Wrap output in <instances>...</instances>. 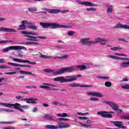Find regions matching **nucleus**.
I'll list each match as a JSON object with an SVG mask.
<instances>
[{"label": "nucleus", "mask_w": 129, "mask_h": 129, "mask_svg": "<svg viewBox=\"0 0 129 129\" xmlns=\"http://www.w3.org/2000/svg\"><path fill=\"white\" fill-rule=\"evenodd\" d=\"M121 28L122 29H125L126 30H129V26L126 25H122L121 24H118L115 25V29H120Z\"/></svg>", "instance_id": "obj_19"}, {"label": "nucleus", "mask_w": 129, "mask_h": 129, "mask_svg": "<svg viewBox=\"0 0 129 129\" xmlns=\"http://www.w3.org/2000/svg\"><path fill=\"white\" fill-rule=\"evenodd\" d=\"M22 67L31 68V67H32V66L27 65V64H22Z\"/></svg>", "instance_id": "obj_51"}, {"label": "nucleus", "mask_w": 129, "mask_h": 129, "mask_svg": "<svg viewBox=\"0 0 129 129\" xmlns=\"http://www.w3.org/2000/svg\"><path fill=\"white\" fill-rule=\"evenodd\" d=\"M37 111H38V109L36 107H35L33 110V112H37Z\"/></svg>", "instance_id": "obj_59"}, {"label": "nucleus", "mask_w": 129, "mask_h": 129, "mask_svg": "<svg viewBox=\"0 0 129 129\" xmlns=\"http://www.w3.org/2000/svg\"><path fill=\"white\" fill-rule=\"evenodd\" d=\"M117 112H118L119 113H121V112H122V110L120 109H117V110L116 111Z\"/></svg>", "instance_id": "obj_58"}, {"label": "nucleus", "mask_w": 129, "mask_h": 129, "mask_svg": "<svg viewBox=\"0 0 129 129\" xmlns=\"http://www.w3.org/2000/svg\"><path fill=\"white\" fill-rule=\"evenodd\" d=\"M67 78V79H66ZM58 77L53 79L54 81H59L60 83H64L65 82H73V81H75L77 80V78L74 77V76H67L66 77Z\"/></svg>", "instance_id": "obj_5"}, {"label": "nucleus", "mask_w": 129, "mask_h": 129, "mask_svg": "<svg viewBox=\"0 0 129 129\" xmlns=\"http://www.w3.org/2000/svg\"><path fill=\"white\" fill-rule=\"evenodd\" d=\"M108 41V39H103L99 37L95 39V44H97V43H99L100 45H101V46H105V45H106V43L105 42Z\"/></svg>", "instance_id": "obj_10"}, {"label": "nucleus", "mask_w": 129, "mask_h": 129, "mask_svg": "<svg viewBox=\"0 0 129 129\" xmlns=\"http://www.w3.org/2000/svg\"><path fill=\"white\" fill-rule=\"evenodd\" d=\"M21 24H22L19 26V31L26 30L27 28L33 30V31H37V30H38V26L33 25L32 22H28L27 20L22 21Z\"/></svg>", "instance_id": "obj_4"}, {"label": "nucleus", "mask_w": 129, "mask_h": 129, "mask_svg": "<svg viewBox=\"0 0 129 129\" xmlns=\"http://www.w3.org/2000/svg\"><path fill=\"white\" fill-rule=\"evenodd\" d=\"M90 100H91V101H98V99L96 98H91L90 99Z\"/></svg>", "instance_id": "obj_47"}, {"label": "nucleus", "mask_w": 129, "mask_h": 129, "mask_svg": "<svg viewBox=\"0 0 129 129\" xmlns=\"http://www.w3.org/2000/svg\"><path fill=\"white\" fill-rule=\"evenodd\" d=\"M75 34V32H72V31H69L68 32V36H72V35H74Z\"/></svg>", "instance_id": "obj_49"}, {"label": "nucleus", "mask_w": 129, "mask_h": 129, "mask_svg": "<svg viewBox=\"0 0 129 129\" xmlns=\"http://www.w3.org/2000/svg\"><path fill=\"white\" fill-rule=\"evenodd\" d=\"M15 67H23V64H20L19 63H14Z\"/></svg>", "instance_id": "obj_44"}, {"label": "nucleus", "mask_w": 129, "mask_h": 129, "mask_svg": "<svg viewBox=\"0 0 129 129\" xmlns=\"http://www.w3.org/2000/svg\"><path fill=\"white\" fill-rule=\"evenodd\" d=\"M79 123L80 124H81V125H83V126H87V127L90 126V125L86 124L82 122H80Z\"/></svg>", "instance_id": "obj_48"}, {"label": "nucleus", "mask_w": 129, "mask_h": 129, "mask_svg": "<svg viewBox=\"0 0 129 129\" xmlns=\"http://www.w3.org/2000/svg\"><path fill=\"white\" fill-rule=\"evenodd\" d=\"M8 68H9L8 67H6L3 65L0 66V69H8Z\"/></svg>", "instance_id": "obj_45"}, {"label": "nucleus", "mask_w": 129, "mask_h": 129, "mask_svg": "<svg viewBox=\"0 0 129 129\" xmlns=\"http://www.w3.org/2000/svg\"><path fill=\"white\" fill-rule=\"evenodd\" d=\"M118 41H121V42H125V43H128V41L126 40H124V39L119 38Z\"/></svg>", "instance_id": "obj_42"}, {"label": "nucleus", "mask_w": 129, "mask_h": 129, "mask_svg": "<svg viewBox=\"0 0 129 129\" xmlns=\"http://www.w3.org/2000/svg\"><path fill=\"white\" fill-rule=\"evenodd\" d=\"M70 87L74 88V87H93L92 85H80L79 84L76 83H73L72 84H69Z\"/></svg>", "instance_id": "obj_14"}, {"label": "nucleus", "mask_w": 129, "mask_h": 129, "mask_svg": "<svg viewBox=\"0 0 129 129\" xmlns=\"http://www.w3.org/2000/svg\"><path fill=\"white\" fill-rule=\"evenodd\" d=\"M87 69V68L85 65H80L71 67L70 68H62L58 71L53 72V74L54 75H61V74H63L65 72H73V71H78L79 70L82 71V70H86Z\"/></svg>", "instance_id": "obj_1"}, {"label": "nucleus", "mask_w": 129, "mask_h": 129, "mask_svg": "<svg viewBox=\"0 0 129 129\" xmlns=\"http://www.w3.org/2000/svg\"><path fill=\"white\" fill-rule=\"evenodd\" d=\"M110 122L111 123H113L114 125L115 126H118V127H119V128H127L126 126H123V124L122 122L119 121H111Z\"/></svg>", "instance_id": "obj_13"}, {"label": "nucleus", "mask_w": 129, "mask_h": 129, "mask_svg": "<svg viewBox=\"0 0 129 129\" xmlns=\"http://www.w3.org/2000/svg\"><path fill=\"white\" fill-rule=\"evenodd\" d=\"M42 11H45V12H47V13H49L50 14H58V13H60V10L58 9H50L48 8H42L41 9Z\"/></svg>", "instance_id": "obj_15"}, {"label": "nucleus", "mask_w": 129, "mask_h": 129, "mask_svg": "<svg viewBox=\"0 0 129 129\" xmlns=\"http://www.w3.org/2000/svg\"><path fill=\"white\" fill-rule=\"evenodd\" d=\"M87 123L88 124H91V123H92V121H91V120H87Z\"/></svg>", "instance_id": "obj_57"}, {"label": "nucleus", "mask_w": 129, "mask_h": 129, "mask_svg": "<svg viewBox=\"0 0 129 129\" xmlns=\"http://www.w3.org/2000/svg\"><path fill=\"white\" fill-rule=\"evenodd\" d=\"M1 123H3L5 124H12V123H14L13 121H11V122H1Z\"/></svg>", "instance_id": "obj_39"}, {"label": "nucleus", "mask_w": 129, "mask_h": 129, "mask_svg": "<svg viewBox=\"0 0 129 129\" xmlns=\"http://www.w3.org/2000/svg\"><path fill=\"white\" fill-rule=\"evenodd\" d=\"M44 71L46 73H50L51 72H53V70H52L51 69H45V70H44Z\"/></svg>", "instance_id": "obj_40"}, {"label": "nucleus", "mask_w": 129, "mask_h": 129, "mask_svg": "<svg viewBox=\"0 0 129 129\" xmlns=\"http://www.w3.org/2000/svg\"><path fill=\"white\" fill-rule=\"evenodd\" d=\"M107 57H109V58H112V59H114L115 60H117L118 59V56H114V55H107Z\"/></svg>", "instance_id": "obj_31"}, {"label": "nucleus", "mask_w": 129, "mask_h": 129, "mask_svg": "<svg viewBox=\"0 0 129 129\" xmlns=\"http://www.w3.org/2000/svg\"><path fill=\"white\" fill-rule=\"evenodd\" d=\"M122 48H118V47H114L111 48V50L112 51H116V50H122Z\"/></svg>", "instance_id": "obj_32"}, {"label": "nucleus", "mask_w": 129, "mask_h": 129, "mask_svg": "<svg viewBox=\"0 0 129 129\" xmlns=\"http://www.w3.org/2000/svg\"><path fill=\"white\" fill-rule=\"evenodd\" d=\"M98 78L101 79H109V77H98Z\"/></svg>", "instance_id": "obj_50"}, {"label": "nucleus", "mask_w": 129, "mask_h": 129, "mask_svg": "<svg viewBox=\"0 0 129 129\" xmlns=\"http://www.w3.org/2000/svg\"><path fill=\"white\" fill-rule=\"evenodd\" d=\"M19 73H21V74H27L28 75H32L33 76H34V75L31 72H27V71H20Z\"/></svg>", "instance_id": "obj_24"}, {"label": "nucleus", "mask_w": 129, "mask_h": 129, "mask_svg": "<svg viewBox=\"0 0 129 129\" xmlns=\"http://www.w3.org/2000/svg\"><path fill=\"white\" fill-rule=\"evenodd\" d=\"M121 118L123 119H129V115L126 116H122Z\"/></svg>", "instance_id": "obj_41"}, {"label": "nucleus", "mask_w": 129, "mask_h": 129, "mask_svg": "<svg viewBox=\"0 0 129 129\" xmlns=\"http://www.w3.org/2000/svg\"><path fill=\"white\" fill-rule=\"evenodd\" d=\"M87 94L88 95H92V96H96L97 97H103V94L97 92H88Z\"/></svg>", "instance_id": "obj_20"}, {"label": "nucleus", "mask_w": 129, "mask_h": 129, "mask_svg": "<svg viewBox=\"0 0 129 129\" xmlns=\"http://www.w3.org/2000/svg\"><path fill=\"white\" fill-rule=\"evenodd\" d=\"M107 12L109 14L112 13V8L111 7H108L107 8Z\"/></svg>", "instance_id": "obj_38"}, {"label": "nucleus", "mask_w": 129, "mask_h": 129, "mask_svg": "<svg viewBox=\"0 0 129 129\" xmlns=\"http://www.w3.org/2000/svg\"><path fill=\"white\" fill-rule=\"evenodd\" d=\"M15 127L12 126V127H4V129H15Z\"/></svg>", "instance_id": "obj_53"}, {"label": "nucleus", "mask_w": 129, "mask_h": 129, "mask_svg": "<svg viewBox=\"0 0 129 129\" xmlns=\"http://www.w3.org/2000/svg\"><path fill=\"white\" fill-rule=\"evenodd\" d=\"M28 11L30 13H33L34 12H37V8L34 7V8H29Z\"/></svg>", "instance_id": "obj_29"}, {"label": "nucleus", "mask_w": 129, "mask_h": 129, "mask_svg": "<svg viewBox=\"0 0 129 129\" xmlns=\"http://www.w3.org/2000/svg\"><path fill=\"white\" fill-rule=\"evenodd\" d=\"M111 85H112V84H111V82L109 81L105 82V86H106V87H111Z\"/></svg>", "instance_id": "obj_28"}, {"label": "nucleus", "mask_w": 129, "mask_h": 129, "mask_svg": "<svg viewBox=\"0 0 129 129\" xmlns=\"http://www.w3.org/2000/svg\"><path fill=\"white\" fill-rule=\"evenodd\" d=\"M86 10L88 12H94L95 11H96V9H95V8H88L86 9Z\"/></svg>", "instance_id": "obj_33"}, {"label": "nucleus", "mask_w": 129, "mask_h": 129, "mask_svg": "<svg viewBox=\"0 0 129 129\" xmlns=\"http://www.w3.org/2000/svg\"><path fill=\"white\" fill-rule=\"evenodd\" d=\"M13 60L15 61L16 62L28 63L29 64H31V65H35L36 64V61H31L30 60L21 59L19 58H13Z\"/></svg>", "instance_id": "obj_12"}, {"label": "nucleus", "mask_w": 129, "mask_h": 129, "mask_svg": "<svg viewBox=\"0 0 129 129\" xmlns=\"http://www.w3.org/2000/svg\"><path fill=\"white\" fill-rule=\"evenodd\" d=\"M33 43H34V42H28L26 43V45H31V44H33Z\"/></svg>", "instance_id": "obj_60"}, {"label": "nucleus", "mask_w": 129, "mask_h": 129, "mask_svg": "<svg viewBox=\"0 0 129 129\" xmlns=\"http://www.w3.org/2000/svg\"><path fill=\"white\" fill-rule=\"evenodd\" d=\"M22 49H24V47H22L19 45L11 46L3 49L2 52L6 53V52H9V51H11V50H21Z\"/></svg>", "instance_id": "obj_9"}, {"label": "nucleus", "mask_w": 129, "mask_h": 129, "mask_svg": "<svg viewBox=\"0 0 129 129\" xmlns=\"http://www.w3.org/2000/svg\"><path fill=\"white\" fill-rule=\"evenodd\" d=\"M22 96H17L16 97V99H21L22 98Z\"/></svg>", "instance_id": "obj_61"}, {"label": "nucleus", "mask_w": 129, "mask_h": 129, "mask_svg": "<svg viewBox=\"0 0 129 129\" xmlns=\"http://www.w3.org/2000/svg\"><path fill=\"white\" fill-rule=\"evenodd\" d=\"M110 113H113V112H108V111H99L97 112L98 115H101L102 117H105L107 118H112V115Z\"/></svg>", "instance_id": "obj_8"}, {"label": "nucleus", "mask_w": 129, "mask_h": 129, "mask_svg": "<svg viewBox=\"0 0 129 129\" xmlns=\"http://www.w3.org/2000/svg\"><path fill=\"white\" fill-rule=\"evenodd\" d=\"M23 100L26 101L27 103H32V104H36V103H37V102L36 101H38V99L34 98H30L24 99H23Z\"/></svg>", "instance_id": "obj_18"}, {"label": "nucleus", "mask_w": 129, "mask_h": 129, "mask_svg": "<svg viewBox=\"0 0 129 129\" xmlns=\"http://www.w3.org/2000/svg\"><path fill=\"white\" fill-rule=\"evenodd\" d=\"M103 103H106L107 104H108L109 105L111 106L112 107V108L115 111L117 110V109L118 108V105H117L116 104L114 103L113 102L110 101H104Z\"/></svg>", "instance_id": "obj_16"}, {"label": "nucleus", "mask_w": 129, "mask_h": 129, "mask_svg": "<svg viewBox=\"0 0 129 129\" xmlns=\"http://www.w3.org/2000/svg\"><path fill=\"white\" fill-rule=\"evenodd\" d=\"M50 116V115H45L43 117L44 118H46V119L48 120Z\"/></svg>", "instance_id": "obj_52"}, {"label": "nucleus", "mask_w": 129, "mask_h": 129, "mask_svg": "<svg viewBox=\"0 0 129 129\" xmlns=\"http://www.w3.org/2000/svg\"><path fill=\"white\" fill-rule=\"evenodd\" d=\"M67 58H68V55L65 54L61 56L55 57L54 58V59H67Z\"/></svg>", "instance_id": "obj_26"}, {"label": "nucleus", "mask_w": 129, "mask_h": 129, "mask_svg": "<svg viewBox=\"0 0 129 129\" xmlns=\"http://www.w3.org/2000/svg\"><path fill=\"white\" fill-rule=\"evenodd\" d=\"M21 34L24 35L25 37H27L28 38V41H32L33 42H39V40L37 39L38 38L39 39H46V37L44 36H37L36 33H34L32 32H28L26 31H22L21 32Z\"/></svg>", "instance_id": "obj_2"}, {"label": "nucleus", "mask_w": 129, "mask_h": 129, "mask_svg": "<svg viewBox=\"0 0 129 129\" xmlns=\"http://www.w3.org/2000/svg\"><path fill=\"white\" fill-rule=\"evenodd\" d=\"M81 5H83V6H86L87 7H96V5L91 3L89 2H82Z\"/></svg>", "instance_id": "obj_21"}, {"label": "nucleus", "mask_w": 129, "mask_h": 129, "mask_svg": "<svg viewBox=\"0 0 129 129\" xmlns=\"http://www.w3.org/2000/svg\"><path fill=\"white\" fill-rule=\"evenodd\" d=\"M78 118H79V119H83V120L88 119V117H87L80 116V117H78Z\"/></svg>", "instance_id": "obj_46"}, {"label": "nucleus", "mask_w": 129, "mask_h": 129, "mask_svg": "<svg viewBox=\"0 0 129 129\" xmlns=\"http://www.w3.org/2000/svg\"><path fill=\"white\" fill-rule=\"evenodd\" d=\"M7 43H12V40H1L0 44H6Z\"/></svg>", "instance_id": "obj_30"}, {"label": "nucleus", "mask_w": 129, "mask_h": 129, "mask_svg": "<svg viewBox=\"0 0 129 129\" xmlns=\"http://www.w3.org/2000/svg\"><path fill=\"white\" fill-rule=\"evenodd\" d=\"M58 126L55 125H46L45 127L48 129H58V128H68L71 127V124L64 122H59L58 123Z\"/></svg>", "instance_id": "obj_6"}, {"label": "nucleus", "mask_w": 129, "mask_h": 129, "mask_svg": "<svg viewBox=\"0 0 129 129\" xmlns=\"http://www.w3.org/2000/svg\"><path fill=\"white\" fill-rule=\"evenodd\" d=\"M90 38H82L80 40L83 45H94L95 44V41H89Z\"/></svg>", "instance_id": "obj_11"}, {"label": "nucleus", "mask_w": 129, "mask_h": 129, "mask_svg": "<svg viewBox=\"0 0 129 129\" xmlns=\"http://www.w3.org/2000/svg\"><path fill=\"white\" fill-rule=\"evenodd\" d=\"M121 88L122 89H129V85L128 84H126L124 86H121Z\"/></svg>", "instance_id": "obj_35"}, {"label": "nucleus", "mask_w": 129, "mask_h": 129, "mask_svg": "<svg viewBox=\"0 0 129 129\" xmlns=\"http://www.w3.org/2000/svg\"><path fill=\"white\" fill-rule=\"evenodd\" d=\"M0 63H5V59L4 58H0Z\"/></svg>", "instance_id": "obj_62"}, {"label": "nucleus", "mask_w": 129, "mask_h": 129, "mask_svg": "<svg viewBox=\"0 0 129 129\" xmlns=\"http://www.w3.org/2000/svg\"><path fill=\"white\" fill-rule=\"evenodd\" d=\"M120 68H128L129 67V61L128 62H123L120 64Z\"/></svg>", "instance_id": "obj_23"}, {"label": "nucleus", "mask_w": 129, "mask_h": 129, "mask_svg": "<svg viewBox=\"0 0 129 129\" xmlns=\"http://www.w3.org/2000/svg\"><path fill=\"white\" fill-rule=\"evenodd\" d=\"M40 88H43L44 89H46V90H49V91H51V90H55L56 91H60V90L57 89H52L51 88V87L49 86H40Z\"/></svg>", "instance_id": "obj_22"}, {"label": "nucleus", "mask_w": 129, "mask_h": 129, "mask_svg": "<svg viewBox=\"0 0 129 129\" xmlns=\"http://www.w3.org/2000/svg\"><path fill=\"white\" fill-rule=\"evenodd\" d=\"M0 105H4L5 107H10L12 108L13 107V108L15 109H18L19 111L21 112H24V110L21 108V104L19 103H16L15 104H9V103H0Z\"/></svg>", "instance_id": "obj_7"}, {"label": "nucleus", "mask_w": 129, "mask_h": 129, "mask_svg": "<svg viewBox=\"0 0 129 129\" xmlns=\"http://www.w3.org/2000/svg\"><path fill=\"white\" fill-rule=\"evenodd\" d=\"M39 24L40 26H42L43 29H48V28H50V29H58L59 28L68 29L69 28V26L68 25H62L58 23L40 22Z\"/></svg>", "instance_id": "obj_3"}, {"label": "nucleus", "mask_w": 129, "mask_h": 129, "mask_svg": "<svg viewBox=\"0 0 129 129\" xmlns=\"http://www.w3.org/2000/svg\"><path fill=\"white\" fill-rule=\"evenodd\" d=\"M8 65H11L12 66H15V63L13 62H8Z\"/></svg>", "instance_id": "obj_63"}, {"label": "nucleus", "mask_w": 129, "mask_h": 129, "mask_svg": "<svg viewBox=\"0 0 129 129\" xmlns=\"http://www.w3.org/2000/svg\"><path fill=\"white\" fill-rule=\"evenodd\" d=\"M5 74H7L8 75H14V74H17V72H12L9 73H5Z\"/></svg>", "instance_id": "obj_37"}, {"label": "nucleus", "mask_w": 129, "mask_h": 129, "mask_svg": "<svg viewBox=\"0 0 129 129\" xmlns=\"http://www.w3.org/2000/svg\"><path fill=\"white\" fill-rule=\"evenodd\" d=\"M52 104H54V105H57L58 104H60V102L58 101H52Z\"/></svg>", "instance_id": "obj_43"}, {"label": "nucleus", "mask_w": 129, "mask_h": 129, "mask_svg": "<svg viewBox=\"0 0 129 129\" xmlns=\"http://www.w3.org/2000/svg\"><path fill=\"white\" fill-rule=\"evenodd\" d=\"M48 120H52L55 121V120H56V119H55L54 118H53L52 116H50L49 118H48Z\"/></svg>", "instance_id": "obj_55"}, {"label": "nucleus", "mask_w": 129, "mask_h": 129, "mask_svg": "<svg viewBox=\"0 0 129 129\" xmlns=\"http://www.w3.org/2000/svg\"><path fill=\"white\" fill-rule=\"evenodd\" d=\"M20 108H22V109H28L29 108V106L27 105H21Z\"/></svg>", "instance_id": "obj_36"}, {"label": "nucleus", "mask_w": 129, "mask_h": 129, "mask_svg": "<svg viewBox=\"0 0 129 129\" xmlns=\"http://www.w3.org/2000/svg\"><path fill=\"white\" fill-rule=\"evenodd\" d=\"M0 111H5L6 112H11L12 110L8 108H0Z\"/></svg>", "instance_id": "obj_27"}, {"label": "nucleus", "mask_w": 129, "mask_h": 129, "mask_svg": "<svg viewBox=\"0 0 129 129\" xmlns=\"http://www.w3.org/2000/svg\"><path fill=\"white\" fill-rule=\"evenodd\" d=\"M42 105L44 106V107H48L49 106V104L47 103H43Z\"/></svg>", "instance_id": "obj_56"}, {"label": "nucleus", "mask_w": 129, "mask_h": 129, "mask_svg": "<svg viewBox=\"0 0 129 129\" xmlns=\"http://www.w3.org/2000/svg\"><path fill=\"white\" fill-rule=\"evenodd\" d=\"M77 114H78V115H84L83 113L82 112H77Z\"/></svg>", "instance_id": "obj_64"}, {"label": "nucleus", "mask_w": 129, "mask_h": 129, "mask_svg": "<svg viewBox=\"0 0 129 129\" xmlns=\"http://www.w3.org/2000/svg\"><path fill=\"white\" fill-rule=\"evenodd\" d=\"M59 121H67L68 120H70V119H68L67 118H58Z\"/></svg>", "instance_id": "obj_34"}, {"label": "nucleus", "mask_w": 129, "mask_h": 129, "mask_svg": "<svg viewBox=\"0 0 129 129\" xmlns=\"http://www.w3.org/2000/svg\"><path fill=\"white\" fill-rule=\"evenodd\" d=\"M0 32H6L9 33H17V31L13 28H7L4 27H0Z\"/></svg>", "instance_id": "obj_17"}, {"label": "nucleus", "mask_w": 129, "mask_h": 129, "mask_svg": "<svg viewBox=\"0 0 129 129\" xmlns=\"http://www.w3.org/2000/svg\"><path fill=\"white\" fill-rule=\"evenodd\" d=\"M57 116H59L60 117H69V115L66 113H63L62 114L58 113L56 114Z\"/></svg>", "instance_id": "obj_25"}, {"label": "nucleus", "mask_w": 129, "mask_h": 129, "mask_svg": "<svg viewBox=\"0 0 129 129\" xmlns=\"http://www.w3.org/2000/svg\"><path fill=\"white\" fill-rule=\"evenodd\" d=\"M41 58H50L49 56H46L45 55H40Z\"/></svg>", "instance_id": "obj_54"}]
</instances>
